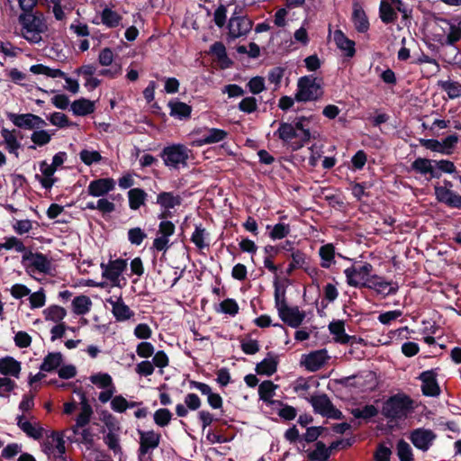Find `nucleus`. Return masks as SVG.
Masks as SVG:
<instances>
[{"instance_id":"nucleus-29","label":"nucleus","mask_w":461,"mask_h":461,"mask_svg":"<svg viewBox=\"0 0 461 461\" xmlns=\"http://www.w3.org/2000/svg\"><path fill=\"white\" fill-rule=\"evenodd\" d=\"M47 440L45 442V447L47 450L53 452L54 450H57L58 454L59 456L65 454L66 447H65V441H64V436L66 434H46Z\"/></svg>"},{"instance_id":"nucleus-6","label":"nucleus","mask_w":461,"mask_h":461,"mask_svg":"<svg viewBox=\"0 0 461 461\" xmlns=\"http://www.w3.org/2000/svg\"><path fill=\"white\" fill-rule=\"evenodd\" d=\"M22 263L29 274L35 272L47 274L51 269L50 260L41 253L25 252L23 255Z\"/></svg>"},{"instance_id":"nucleus-47","label":"nucleus","mask_w":461,"mask_h":461,"mask_svg":"<svg viewBox=\"0 0 461 461\" xmlns=\"http://www.w3.org/2000/svg\"><path fill=\"white\" fill-rule=\"evenodd\" d=\"M330 453V447L327 448L324 443L318 441L315 449L308 454V458L310 461H327Z\"/></svg>"},{"instance_id":"nucleus-50","label":"nucleus","mask_w":461,"mask_h":461,"mask_svg":"<svg viewBox=\"0 0 461 461\" xmlns=\"http://www.w3.org/2000/svg\"><path fill=\"white\" fill-rule=\"evenodd\" d=\"M52 133L41 129H35L31 135V140L35 146L42 147L50 142Z\"/></svg>"},{"instance_id":"nucleus-51","label":"nucleus","mask_w":461,"mask_h":461,"mask_svg":"<svg viewBox=\"0 0 461 461\" xmlns=\"http://www.w3.org/2000/svg\"><path fill=\"white\" fill-rule=\"evenodd\" d=\"M396 454L400 461H413L412 449L409 443L400 439L396 445Z\"/></svg>"},{"instance_id":"nucleus-18","label":"nucleus","mask_w":461,"mask_h":461,"mask_svg":"<svg viewBox=\"0 0 461 461\" xmlns=\"http://www.w3.org/2000/svg\"><path fill=\"white\" fill-rule=\"evenodd\" d=\"M228 136V132L221 129L210 128L199 139L193 142V145L201 147L203 145L215 144L222 141Z\"/></svg>"},{"instance_id":"nucleus-7","label":"nucleus","mask_w":461,"mask_h":461,"mask_svg":"<svg viewBox=\"0 0 461 461\" xmlns=\"http://www.w3.org/2000/svg\"><path fill=\"white\" fill-rule=\"evenodd\" d=\"M161 434H140L139 461H153V452L158 448Z\"/></svg>"},{"instance_id":"nucleus-48","label":"nucleus","mask_w":461,"mask_h":461,"mask_svg":"<svg viewBox=\"0 0 461 461\" xmlns=\"http://www.w3.org/2000/svg\"><path fill=\"white\" fill-rule=\"evenodd\" d=\"M379 14L381 20L384 23H393L397 18L396 12L393 10L391 5L385 0H382L380 3Z\"/></svg>"},{"instance_id":"nucleus-49","label":"nucleus","mask_w":461,"mask_h":461,"mask_svg":"<svg viewBox=\"0 0 461 461\" xmlns=\"http://www.w3.org/2000/svg\"><path fill=\"white\" fill-rule=\"evenodd\" d=\"M139 403L136 402H128L122 395H116L111 401V408L116 412H124L127 409L133 408Z\"/></svg>"},{"instance_id":"nucleus-33","label":"nucleus","mask_w":461,"mask_h":461,"mask_svg":"<svg viewBox=\"0 0 461 461\" xmlns=\"http://www.w3.org/2000/svg\"><path fill=\"white\" fill-rule=\"evenodd\" d=\"M319 256L321 258V266L323 268H330L335 260V249L330 243L321 246L319 249Z\"/></svg>"},{"instance_id":"nucleus-44","label":"nucleus","mask_w":461,"mask_h":461,"mask_svg":"<svg viewBox=\"0 0 461 461\" xmlns=\"http://www.w3.org/2000/svg\"><path fill=\"white\" fill-rule=\"evenodd\" d=\"M92 302L86 295L77 296L72 301L73 312L77 315H84L90 311Z\"/></svg>"},{"instance_id":"nucleus-3","label":"nucleus","mask_w":461,"mask_h":461,"mask_svg":"<svg viewBox=\"0 0 461 461\" xmlns=\"http://www.w3.org/2000/svg\"><path fill=\"white\" fill-rule=\"evenodd\" d=\"M322 94L321 80L312 75L304 76L298 79L294 99L298 102L315 101Z\"/></svg>"},{"instance_id":"nucleus-21","label":"nucleus","mask_w":461,"mask_h":461,"mask_svg":"<svg viewBox=\"0 0 461 461\" xmlns=\"http://www.w3.org/2000/svg\"><path fill=\"white\" fill-rule=\"evenodd\" d=\"M333 40L336 46L344 52L345 56L352 58L355 55V41L348 39L342 31L336 30L333 33Z\"/></svg>"},{"instance_id":"nucleus-12","label":"nucleus","mask_w":461,"mask_h":461,"mask_svg":"<svg viewBox=\"0 0 461 461\" xmlns=\"http://www.w3.org/2000/svg\"><path fill=\"white\" fill-rule=\"evenodd\" d=\"M127 262L123 259L111 260L109 263L101 264L102 276L112 282L113 285L120 286L119 277L126 268Z\"/></svg>"},{"instance_id":"nucleus-60","label":"nucleus","mask_w":461,"mask_h":461,"mask_svg":"<svg viewBox=\"0 0 461 461\" xmlns=\"http://www.w3.org/2000/svg\"><path fill=\"white\" fill-rule=\"evenodd\" d=\"M220 311L223 313L234 316L239 312V305L235 300L226 299L220 303Z\"/></svg>"},{"instance_id":"nucleus-56","label":"nucleus","mask_w":461,"mask_h":461,"mask_svg":"<svg viewBox=\"0 0 461 461\" xmlns=\"http://www.w3.org/2000/svg\"><path fill=\"white\" fill-rule=\"evenodd\" d=\"M29 302L31 309L41 308L46 303V294L43 289L29 294Z\"/></svg>"},{"instance_id":"nucleus-31","label":"nucleus","mask_w":461,"mask_h":461,"mask_svg":"<svg viewBox=\"0 0 461 461\" xmlns=\"http://www.w3.org/2000/svg\"><path fill=\"white\" fill-rule=\"evenodd\" d=\"M45 321L55 323L62 322L67 316V311L59 305H50L42 311Z\"/></svg>"},{"instance_id":"nucleus-1","label":"nucleus","mask_w":461,"mask_h":461,"mask_svg":"<svg viewBox=\"0 0 461 461\" xmlns=\"http://www.w3.org/2000/svg\"><path fill=\"white\" fill-rule=\"evenodd\" d=\"M21 35L31 43H39L47 31L44 16L40 13H23L18 17Z\"/></svg>"},{"instance_id":"nucleus-17","label":"nucleus","mask_w":461,"mask_h":461,"mask_svg":"<svg viewBox=\"0 0 461 461\" xmlns=\"http://www.w3.org/2000/svg\"><path fill=\"white\" fill-rule=\"evenodd\" d=\"M106 302L112 306V312L117 321H127L133 315L132 311L124 303L122 297H110Z\"/></svg>"},{"instance_id":"nucleus-28","label":"nucleus","mask_w":461,"mask_h":461,"mask_svg":"<svg viewBox=\"0 0 461 461\" xmlns=\"http://www.w3.org/2000/svg\"><path fill=\"white\" fill-rule=\"evenodd\" d=\"M21 372V364L11 357L0 359V373L5 375L18 377Z\"/></svg>"},{"instance_id":"nucleus-24","label":"nucleus","mask_w":461,"mask_h":461,"mask_svg":"<svg viewBox=\"0 0 461 461\" xmlns=\"http://www.w3.org/2000/svg\"><path fill=\"white\" fill-rule=\"evenodd\" d=\"M420 378L422 382L421 389L425 395L436 396L439 393V387L436 382L433 371L423 372Z\"/></svg>"},{"instance_id":"nucleus-57","label":"nucleus","mask_w":461,"mask_h":461,"mask_svg":"<svg viewBox=\"0 0 461 461\" xmlns=\"http://www.w3.org/2000/svg\"><path fill=\"white\" fill-rule=\"evenodd\" d=\"M191 240L199 249H203L208 246L205 230L201 227L195 228Z\"/></svg>"},{"instance_id":"nucleus-10","label":"nucleus","mask_w":461,"mask_h":461,"mask_svg":"<svg viewBox=\"0 0 461 461\" xmlns=\"http://www.w3.org/2000/svg\"><path fill=\"white\" fill-rule=\"evenodd\" d=\"M8 117L11 122L19 128L35 130L41 129L47 125L42 118L32 113H11Z\"/></svg>"},{"instance_id":"nucleus-2","label":"nucleus","mask_w":461,"mask_h":461,"mask_svg":"<svg viewBox=\"0 0 461 461\" xmlns=\"http://www.w3.org/2000/svg\"><path fill=\"white\" fill-rule=\"evenodd\" d=\"M413 410L412 401L406 395H394L383 407V414L389 420L391 429L405 420Z\"/></svg>"},{"instance_id":"nucleus-43","label":"nucleus","mask_w":461,"mask_h":461,"mask_svg":"<svg viewBox=\"0 0 461 461\" xmlns=\"http://www.w3.org/2000/svg\"><path fill=\"white\" fill-rule=\"evenodd\" d=\"M30 71L35 75H44L51 78L65 77V73L60 69L51 68L42 64L31 66Z\"/></svg>"},{"instance_id":"nucleus-58","label":"nucleus","mask_w":461,"mask_h":461,"mask_svg":"<svg viewBox=\"0 0 461 461\" xmlns=\"http://www.w3.org/2000/svg\"><path fill=\"white\" fill-rule=\"evenodd\" d=\"M356 418L368 419L377 414V410L374 405H366L363 408H357L352 411Z\"/></svg>"},{"instance_id":"nucleus-15","label":"nucleus","mask_w":461,"mask_h":461,"mask_svg":"<svg viewBox=\"0 0 461 461\" xmlns=\"http://www.w3.org/2000/svg\"><path fill=\"white\" fill-rule=\"evenodd\" d=\"M367 288L375 290L378 294L387 296L397 292L398 285L393 282L385 281L381 276L374 274Z\"/></svg>"},{"instance_id":"nucleus-45","label":"nucleus","mask_w":461,"mask_h":461,"mask_svg":"<svg viewBox=\"0 0 461 461\" xmlns=\"http://www.w3.org/2000/svg\"><path fill=\"white\" fill-rule=\"evenodd\" d=\"M277 361L273 356H269L257 365L258 374L271 375L276 371Z\"/></svg>"},{"instance_id":"nucleus-20","label":"nucleus","mask_w":461,"mask_h":461,"mask_svg":"<svg viewBox=\"0 0 461 461\" xmlns=\"http://www.w3.org/2000/svg\"><path fill=\"white\" fill-rule=\"evenodd\" d=\"M191 385L193 388L197 389L202 394L207 396V402L209 405L213 409H220L222 406V398L220 394L215 393L212 391V388L201 382H192Z\"/></svg>"},{"instance_id":"nucleus-54","label":"nucleus","mask_w":461,"mask_h":461,"mask_svg":"<svg viewBox=\"0 0 461 461\" xmlns=\"http://www.w3.org/2000/svg\"><path fill=\"white\" fill-rule=\"evenodd\" d=\"M92 384L97 385L99 388L104 389L113 386V378L109 374L97 373L89 377Z\"/></svg>"},{"instance_id":"nucleus-63","label":"nucleus","mask_w":461,"mask_h":461,"mask_svg":"<svg viewBox=\"0 0 461 461\" xmlns=\"http://www.w3.org/2000/svg\"><path fill=\"white\" fill-rule=\"evenodd\" d=\"M155 352L154 346L149 342H140L137 345L136 353L140 357L148 358Z\"/></svg>"},{"instance_id":"nucleus-22","label":"nucleus","mask_w":461,"mask_h":461,"mask_svg":"<svg viewBox=\"0 0 461 461\" xmlns=\"http://www.w3.org/2000/svg\"><path fill=\"white\" fill-rule=\"evenodd\" d=\"M411 169L421 175H429L431 178H438L440 173L434 167V160L419 158L411 164Z\"/></svg>"},{"instance_id":"nucleus-30","label":"nucleus","mask_w":461,"mask_h":461,"mask_svg":"<svg viewBox=\"0 0 461 461\" xmlns=\"http://www.w3.org/2000/svg\"><path fill=\"white\" fill-rule=\"evenodd\" d=\"M437 434H409V439L420 450L427 451L432 445Z\"/></svg>"},{"instance_id":"nucleus-64","label":"nucleus","mask_w":461,"mask_h":461,"mask_svg":"<svg viewBox=\"0 0 461 461\" xmlns=\"http://www.w3.org/2000/svg\"><path fill=\"white\" fill-rule=\"evenodd\" d=\"M289 231H290V228L287 224L278 223L273 227V229L270 232V237L273 240H280V239H283L285 236H287Z\"/></svg>"},{"instance_id":"nucleus-53","label":"nucleus","mask_w":461,"mask_h":461,"mask_svg":"<svg viewBox=\"0 0 461 461\" xmlns=\"http://www.w3.org/2000/svg\"><path fill=\"white\" fill-rule=\"evenodd\" d=\"M79 158L86 166H91L102 160V156L98 151L88 149H82L79 153Z\"/></svg>"},{"instance_id":"nucleus-39","label":"nucleus","mask_w":461,"mask_h":461,"mask_svg":"<svg viewBox=\"0 0 461 461\" xmlns=\"http://www.w3.org/2000/svg\"><path fill=\"white\" fill-rule=\"evenodd\" d=\"M438 86L447 93L450 99L461 97V84L452 80H440Z\"/></svg>"},{"instance_id":"nucleus-27","label":"nucleus","mask_w":461,"mask_h":461,"mask_svg":"<svg viewBox=\"0 0 461 461\" xmlns=\"http://www.w3.org/2000/svg\"><path fill=\"white\" fill-rule=\"evenodd\" d=\"M321 434H285V439L294 444L298 450H303L306 443L315 442Z\"/></svg>"},{"instance_id":"nucleus-36","label":"nucleus","mask_w":461,"mask_h":461,"mask_svg":"<svg viewBox=\"0 0 461 461\" xmlns=\"http://www.w3.org/2000/svg\"><path fill=\"white\" fill-rule=\"evenodd\" d=\"M71 110L76 115L85 116L94 112L95 104L90 100L82 98L72 103Z\"/></svg>"},{"instance_id":"nucleus-14","label":"nucleus","mask_w":461,"mask_h":461,"mask_svg":"<svg viewBox=\"0 0 461 461\" xmlns=\"http://www.w3.org/2000/svg\"><path fill=\"white\" fill-rule=\"evenodd\" d=\"M115 188V181L113 178H99L93 180L87 186V193L93 197H101Z\"/></svg>"},{"instance_id":"nucleus-4","label":"nucleus","mask_w":461,"mask_h":461,"mask_svg":"<svg viewBox=\"0 0 461 461\" xmlns=\"http://www.w3.org/2000/svg\"><path fill=\"white\" fill-rule=\"evenodd\" d=\"M347 284L353 287H367L374 276L369 263L354 264L344 270Z\"/></svg>"},{"instance_id":"nucleus-19","label":"nucleus","mask_w":461,"mask_h":461,"mask_svg":"<svg viewBox=\"0 0 461 461\" xmlns=\"http://www.w3.org/2000/svg\"><path fill=\"white\" fill-rule=\"evenodd\" d=\"M40 170L41 176L36 175V179L39 180L42 187L45 189L51 188L56 182L54 174L57 169L51 164H49L46 160H43L40 163Z\"/></svg>"},{"instance_id":"nucleus-59","label":"nucleus","mask_w":461,"mask_h":461,"mask_svg":"<svg viewBox=\"0 0 461 461\" xmlns=\"http://www.w3.org/2000/svg\"><path fill=\"white\" fill-rule=\"evenodd\" d=\"M119 434H106L104 438L105 444L114 455L122 454V447L119 443Z\"/></svg>"},{"instance_id":"nucleus-61","label":"nucleus","mask_w":461,"mask_h":461,"mask_svg":"<svg viewBox=\"0 0 461 461\" xmlns=\"http://www.w3.org/2000/svg\"><path fill=\"white\" fill-rule=\"evenodd\" d=\"M274 285L275 307L276 309H278L287 303L285 300V289L281 286L277 281H275Z\"/></svg>"},{"instance_id":"nucleus-55","label":"nucleus","mask_w":461,"mask_h":461,"mask_svg":"<svg viewBox=\"0 0 461 461\" xmlns=\"http://www.w3.org/2000/svg\"><path fill=\"white\" fill-rule=\"evenodd\" d=\"M276 388L277 386L271 381L263 382L258 388L260 398L265 402L269 401L274 396Z\"/></svg>"},{"instance_id":"nucleus-41","label":"nucleus","mask_w":461,"mask_h":461,"mask_svg":"<svg viewBox=\"0 0 461 461\" xmlns=\"http://www.w3.org/2000/svg\"><path fill=\"white\" fill-rule=\"evenodd\" d=\"M278 137L285 142H292L293 140H297V127L290 123L283 122L280 124L277 131Z\"/></svg>"},{"instance_id":"nucleus-11","label":"nucleus","mask_w":461,"mask_h":461,"mask_svg":"<svg viewBox=\"0 0 461 461\" xmlns=\"http://www.w3.org/2000/svg\"><path fill=\"white\" fill-rule=\"evenodd\" d=\"M252 27L253 22L247 16L231 15L228 24L229 36L232 39L246 36Z\"/></svg>"},{"instance_id":"nucleus-25","label":"nucleus","mask_w":461,"mask_h":461,"mask_svg":"<svg viewBox=\"0 0 461 461\" xmlns=\"http://www.w3.org/2000/svg\"><path fill=\"white\" fill-rule=\"evenodd\" d=\"M1 136L7 151L17 158L19 156L18 150L21 148V142L16 136L15 131H10L3 128L1 130Z\"/></svg>"},{"instance_id":"nucleus-5","label":"nucleus","mask_w":461,"mask_h":461,"mask_svg":"<svg viewBox=\"0 0 461 461\" xmlns=\"http://www.w3.org/2000/svg\"><path fill=\"white\" fill-rule=\"evenodd\" d=\"M191 150L181 144H174L163 149L161 158L169 168L177 169L185 167Z\"/></svg>"},{"instance_id":"nucleus-62","label":"nucleus","mask_w":461,"mask_h":461,"mask_svg":"<svg viewBox=\"0 0 461 461\" xmlns=\"http://www.w3.org/2000/svg\"><path fill=\"white\" fill-rule=\"evenodd\" d=\"M172 417V413L167 409H158L154 413V421L158 426H166L168 424Z\"/></svg>"},{"instance_id":"nucleus-46","label":"nucleus","mask_w":461,"mask_h":461,"mask_svg":"<svg viewBox=\"0 0 461 461\" xmlns=\"http://www.w3.org/2000/svg\"><path fill=\"white\" fill-rule=\"evenodd\" d=\"M122 16L110 8H104L101 13V22L109 28H114L120 24Z\"/></svg>"},{"instance_id":"nucleus-52","label":"nucleus","mask_w":461,"mask_h":461,"mask_svg":"<svg viewBox=\"0 0 461 461\" xmlns=\"http://www.w3.org/2000/svg\"><path fill=\"white\" fill-rule=\"evenodd\" d=\"M330 332L335 336V340L345 344L348 342L349 337L345 333L344 323L342 321L331 322L329 325Z\"/></svg>"},{"instance_id":"nucleus-16","label":"nucleus","mask_w":461,"mask_h":461,"mask_svg":"<svg viewBox=\"0 0 461 461\" xmlns=\"http://www.w3.org/2000/svg\"><path fill=\"white\" fill-rule=\"evenodd\" d=\"M437 199L450 207L461 209V195L454 193L447 186H435Z\"/></svg>"},{"instance_id":"nucleus-13","label":"nucleus","mask_w":461,"mask_h":461,"mask_svg":"<svg viewBox=\"0 0 461 461\" xmlns=\"http://www.w3.org/2000/svg\"><path fill=\"white\" fill-rule=\"evenodd\" d=\"M328 358L327 351L325 349H320L307 355H303L301 364L308 371L315 372L324 366Z\"/></svg>"},{"instance_id":"nucleus-9","label":"nucleus","mask_w":461,"mask_h":461,"mask_svg":"<svg viewBox=\"0 0 461 461\" xmlns=\"http://www.w3.org/2000/svg\"><path fill=\"white\" fill-rule=\"evenodd\" d=\"M282 321L292 328L299 327L305 319V312L297 306H289L287 303L276 309Z\"/></svg>"},{"instance_id":"nucleus-26","label":"nucleus","mask_w":461,"mask_h":461,"mask_svg":"<svg viewBox=\"0 0 461 461\" xmlns=\"http://www.w3.org/2000/svg\"><path fill=\"white\" fill-rule=\"evenodd\" d=\"M352 21L359 32H366L369 28V22L365 11L358 3L353 4Z\"/></svg>"},{"instance_id":"nucleus-34","label":"nucleus","mask_w":461,"mask_h":461,"mask_svg":"<svg viewBox=\"0 0 461 461\" xmlns=\"http://www.w3.org/2000/svg\"><path fill=\"white\" fill-rule=\"evenodd\" d=\"M445 27H442L444 32L447 34V38L444 43L452 45L461 38V25L460 23L457 24H452L447 21H443Z\"/></svg>"},{"instance_id":"nucleus-38","label":"nucleus","mask_w":461,"mask_h":461,"mask_svg":"<svg viewBox=\"0 0 461 461\" xmlns=\"http://www.w3.org/2000/svg\"><path fill=\"white\" fill-rule=\"evenodd\" d=\"M63 357L59 352L49 353L43 359L41 365V370L45 372H51L60 366Z\"/></svg>"},{"instance_id":"nucleus-42","label":"nucleus","mask_w":461,"mask_h":461,"mask_svg":"<svg viewBox=\"0 0 461 461\" xmlns=\"http://www.w3.org/2000/svg\"><path fill=\"white\" fill-rule=\"evenodd\" d=\"M393 443L390 440L378 443L374 452L375 461H390Z\"/></svg>"},{"instance_id":"nucleus-40","label":"nucleus","mask_w":461,"mask_h":461,"mask_svg":"<svg viewBox=\"0 0 461 461\" xmlns=\"http://www.w3.org/2000/svg\"><path fill=\"white\" fill-rule=\"evenodd\" d=\"M181 199L169 192H163L157 197V203L165 210L173 209L179 205Z\"/></svg>"},{"instance_id":"nucleus-35","label":"nucleus","mask_w":461,"mask_h":461,"mask_svg":"<svg viewBox=\"0 0 461 461\" xmlns=\"http://www.w3.org/2000/svg\"><path fill=\"white\" fill-rule=\"evenodd\" d=\"M170 108V115L178 119L187 118L191 114V106L179 101H170L168 103Z\"/></svg>"},{"instance_id":"nucleus-8","label":"nucleus","mask_w":461,"mask_h":461,"mask_svg":"<svg viewBox=\"0 0 461 461\" xmlns=\"http://www.w3.org/2000/svg\"><path fill=\"white\" fill-rule=\"evenodd\" d=\"M314 411L321 415L330 419H340L342 413L334 407L330 398L326 394H319L311 397Z\"/></svg>"},{"instance_id":"nucleus-32","label":"nucleus","mask_w":461,"mask_h":461,"mask_svg":"<svg viewBox=\"0 0 461 461\" xmlns=\"http://www.w3.org/2000/svg\"><path fill=\"white\" fill-rule=\"evenodd\" d=\"M79 394H80L81 408H80V413L78 414V416L77 418V425L83 427L89 422L90 418L93 414V410H92V407L90 406V404L88 403L87 398L85 395V393H80Z\"/></svg>"},{"instance_id":"nucleus-23","label":"nucleus","mask_w":461,"mask_h":461,"mask_svg":"<svg viewBox=\"0 0 461 461\" xmlns=\"http://www.w3.org/2000/svg\"><path fill=\"white\" fill-rule=\"evenodd\" d=\"M310 120L306 117H301L296 122L297 140L293 143V149H300L306 141L312 138L309 129Z\"/></svg>"},{"instance_id":"nucleus-37","label":"nucleus","mask_w":461,"mask_h":461,"mask_svg":"<svg viewBox=\"0 0 461 461\" xmlns=\"http://www.w3.org/2000/svg\"><path fill=\"white\" fill-rule=\"evenodd\" d=\"M129 206L131 210H138L145 203L147 194L140 188H132L128 192Z\"/></svg>"}]
</instances>
